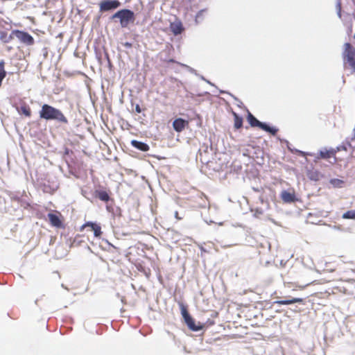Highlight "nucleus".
<instances>
[{
	"instance_id": "f257e3e1",
	"label": "nucleus",
	"mask_w": 355,
	"mask_h": 355,
	"mask_svg": "<svg viewBox=\"0 0 355 355\" xmlns=\"http://www.w3.org/2000/svg\"><path fill=\"white\" fill-rule=\"evenodd\" d=\"M39 114L41 119L46 121L55 120L64 124L68 123L67 118L61 110L48 104L42 105Z\"/></svg>"
},
{
	"instance_id": "f03ea898",
	"label": "nucleus",
	"mask_w": 355,
	"mask_h": 355,
	"mask_svg": "<svg viewBox=\"0 0 355 355\" xmlns=\"http://www.w3.org/2000/svg\"><path fill=\"white\" fill-rule=\"evenodd\" d=\"M344 50L343 52V59L344 67L350 69L352 73H355V46L350 43L344 44Z\"/></svg>"
},
{
	"instance_id": "7ed1b4c3",
	"label": "nucleus",
	"mask_w": 355,
	"mask_h": 355,
	"mask_svg": "<svg viewBox=\"0 0 355 355\" xmlns=\"http://www.w3.org/2000/svg\"><path fill=\"white\" fill-rule=\"evenodd\" d=\"M182 315L184 318V322L189 328V329L197 331L202 329L205 327H207L214 324V321L208 320L205 323L198 322V324L195 323L193 318L189 315L187 309L182 306L181 309Z\"/></svg>"
},
{
	"instance_id": "20e7f679",
	"label": "nucleus",
	"mask_w": 355,
	"mask_h": 355,
	"mask_svg": "<svg viewBox=\"0 0 355 355\" xmlns=\"http://www.w3.org/2000/svg\"><path fill=\"white\" fill-rule=\"evenodd\" d=\"M15 37H17L21 43L28 46H31L35 42L34 38L29 33L19 30L12 31L5 42H10Z\"/></svg>"
},
{
	"instance_id": "39448f33",
	"label": "nucleus",
	"mask_w": 355,
	"mask_h": 355,
	"mask_svg": "<svg viewBox=\"0 0 355 355\" xmlns=\"http://www.w3.org/2000/svg\"><path fill=\"white\" fill-rule=\"evenodd\" d=\"M113 17H117L120 19V24L123 28L127 27L130 23H133L135 19L134 12L128 9H123L116 12Z\"/></svg>"
},
{
	"instance_id": "423d86ee",
	"label": "nucleus",
	"mask_w": 355,
	"mask_h": 355,
	"mask_svg": "<svg viewBox=\"0 0 355 355\" xmlns=\"http://www.w3.org/2000/svg\"><path fill=\"white\" fill-rule=\"evenodd\" d=\"M248 121L252 127H259L261 129L271 133L272 135H275L278 131L277 129L271 128L267 124L259 121L250 112L248 113Z\"/></svg>"
},
{
	"instance_id": "0eeeda50",
	"label": "nucleus",
	"mask_w": 355,
	"mask_h": 355,
	"mask_svg": "<svg viewBox=\"0 0 355 355\" xmlns=\"http://www.w3.org/2000/svg\"><path fill=\"white\" fill-rule=\"evenodd\" d=\"M49 223L56 228H64V216L58 211H53L47 215Z\"/></svg>"
},
{
	"instance_id": "6e6552de",
	"label": "nucleus",
	"mask_w": 355,
	"mask_h": 355,
	"mask_svg": "<svg viewBox=\"0 0 355 355\" xmlns=\"http://www.w3.org/2000/svg\"><path fill=\"white\" fill-rule=\"evenodd\" d=\"M121 3L118 0H103L99 3L101 12H106L118 8Z\"/></svg>"
},
{
	"instance_id": "1a4fd4ad",
	"label": "nucleus",
	"mask_w": 355,
	"mask_h": 355,
	"mask_svg": "<svg viewBox=\"0 0 355 355\" xmlns=\"http://www.w3.org/2000/svg\"><path fill=\"white\" fill-rule=\"evenodd\" d=\"M337 151H338L337 150L334 149V148H331V149L324 148V149L320 150L318 153V154L315 155V158L316 159H328L333 157L334 159V163H335L336 162V154Z\"/></svg>"
},
{
	"instance_id": "9d476101",
	"label": "nucleus",
	"mask_w": 355,
	"mask_h": 355,
	"mask_svg": "<svg viewBox=\"0 0 355 355\" xmlns=\"http://www.w3.org/2000/svg\"><path fill=\"white\" fill-rule=\"evenodd\" d=\"M281 199L285 203L293 202L296 200L295 192L294 189L284 190L280 194Z\"/></svg>"
},
{
	"instance_id": "9b49d317",
	"label": "nucleus",
	"mask_w": 355,
	"mask_h": 355,
	"mask_svg": "<svg viewBox=\"0 0 355 355\" xmlns=\"http://www.w3.org/2000/svg\"><path fill=\"white\" fill-rule=\"evenodd\" d=\"M86 227H89L91 231L94 232L96 237H99L102 234L101 227L96 223L92 222H87L80 227V230H83Z\"/></svg>"
},
{
	"instance_id": "f8f14e48",
	"label": "nucleus",
	"mask_w": 355,
	"mask_h": 355,
	"mask_svg": "<svg viewBox=\"0 0 355 355\" xmlns=\"http://www.w3.org/2000/svg\"><path fill=\"white\" fill-rule=\"evenodd\" d=\"M188 125L189 121L182 118L176 119L173 122V128L178 132H182Z\"/></svg>"
},
{
	"instance_id": "ddd939ff",
	"label": "nucleus",
	"mask_w": 355,
	"mask_h": 355,
	"mask_svg": "<svg viewBox=\"0 0 355 355\" xmlns=\"http://www.w3.org/2000/svg\"><path fill=\"white\" fill-rule=\"evenodd\" d=\"M170 29L175 35L181 34L184 31L182 24L180 21L171 23L170 25Z\"/></svg>"
},
{
	"instance_id": "4468645a",
	"label": "nucleus",
	"mask_w": 355,
	"mask_h": 355,
	"mask_svg": "<svg viewBox=\"0 0 355 355\" xmlns=\"http://www.w3.org/2000/svg\"><path fill=\"white\" fill-rule=\"evenodd\" d=\"M94 196L105 202L110 200V196L106 191L96 190L94 191Z\"/></svg>"
},
{
	"instance_id": "2eb2a0df",
	"label": "nucleus",
	"mask_w": 355,
	"mask_h": 355,
	"mask_svg": "<svg viewBox=\"0 0 355 355\" xmlns=\"http://www.w3.org/2000/svg\"><path fill=\"white\" fill-rule=\"evenodd\" d=\"M275 304L279 305H289L294 303H304L302 298H292L291 300H281L275 302Z\"/></svg>"
},
{
	"instance_id": "dca6fc26",
	"label": "nucleus",
	"mask_w": 355,
	"mask_h": 355,
	"mask_svg": "<svg viewBox=\"0 0 355 355\" xmlns=\"http://www.w3.org/2000/svg\"><path fill=\"white\" fill-rule=\"evenodd\" d=\"M131 144L136 148L141 150V151H144V152H146L149 150V146L146 143H144V142H141V141H137V140H132L131 141Z\"/></svg>"
},
{
	"instance_id": "f3484780",
	"label": "nucleus",
	"mask_w": 355,
	"mask_h": 355,
	"mask_svg": "<svg viewBox=\"0 0 355 355\" xmlns=\"http://www.w3.org/2000/svg\"><path fill=\"white\" fill-rule=\"evenodd\" d=\"M234 116V127L235 129H239L243 125V118L239 116L235 112H232Z\"/></svg>"
},
{
	"instance_id": "a211bd4d",
	"label": "nucleus",
	"mask_w": 355,
	"mask_h": 355,
	"mask_svg": "<svg viewBox=\"0 0 355 355\" xmlns=\"http://www.w3.org/2000/svg\"><path fill=\"white\" fill-rule=\"evenodd\" d=\"M286 285L288 288H292L293 291H302L309 286V284H306V285H300L297 283L287 282Z\"/></svg>"
},
{
	"instance_id": "6ab92c4d",
	"label": "nucleus",
	"mask_w": 355,
	"mask_h": 355,
	"mask_svg": "<svg viewBox=\"0 0 355 355\" xmlns=\"http://www.w3.org/2000/svg\"><path fill=\"white\" fill-rule=\"evenodd\" d=\"M19 112L28 117H30L32 113L31 107L27 105H21L19 110Z\"/></svg>"
},
{
	"instance_id": "aec40b11",
	"label": "nucleus",
	"mask_w": 355,
	"mask_h": 355,
	"mask_svg": "<svg viewBox=\"0 0 355 355\" xmlns=\"http://www.w3.org/2000/svg\"><path fill=\"white\" fill-rule=\"evenodd\" d=\"M309 178L311 180L318 181L320 178V174L318 171H309L307 174Z\"/></svg>"
},
{
	"instance_id": "412c9836",
	"label": "nucleus",
	"mask_w": 355,
	"mask_h": 355,
	"mask_svg": "<svg viewBox=\"0 0 355 355\" xmlns=\"http://www.w3.org/2000/svg\"><path fill=\"white\" fill-rule=\"evenodd\" d=\"M5 62L4 60L0 61V80H3L6 76V71L4 69Z\"/></svg>"
},
{
	"instance_id": "4be33fe9",
	"label": "nucleus",
	"mask_w": 355,
	"mask_h": 355,
	"mask_svg": "<svg viewBox=\"0 0 355 355\" xmlns=\"http://www.w3.org/2000/svg\"><path fill=\"white\" fill-rule=\"evenodd\" d=\"M343 218L347 219H355V210H349L345 212Z\"/></svg>"
},
{
	"instance_id": "5701e85b",
	"label": "nucleus",
	"mask_w": 355,
	"mask_h": 355,
	"mask_svg": "<svg viewBox=\"0 0 355 355\" xmlns=\"http://www.w3.org/2000/svg\"><path fill=\"white\" fill-rule=\"evenodd\" d=\"M135 112L137 113H141V109L139 106V105L137 104L136 106H135Z\"/></svg>"
},
{
	"instance_id": "b1692460",
	"label": "nucleus",
	"mask_w": 355,
	"mask_h": 355,
	"mask_svg": "<svg viewBox=\"0 0 355 355\" xmlns=\"http://www.w3.org/2000/svg\"><path fill=\"white\" fill-rule=\"evenodd\" d=\"M166 62H172V63L175 62V61L173 59H170L168 60H166Z\"/></svg>"
},
{
	"instance_id": "393cba45",
	"label": "nucleus",
	"mask_w": 355,
	"mask_h": 355,
	"mask_svg": "<svg viewBox=\"0 0 355 355\" xmlns=\"http://www.w3.org/2000/svg\"><path fill=\"white\" fill-rule=\"evenodd\" d=\"M354 38L355 39V33H354Z\"/></svg>"
}]
</instances>
